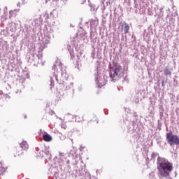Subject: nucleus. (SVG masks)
<instances>
[{
  "instance_id": "obj_1",
  "label": "nucleus",
  "mask_w": 179,
  "mask_h": 179,
  "mask_svg": "<svg viewBox=\"0 0 179 179\" xmlns=\"http://www.w3.org/2000/svg\"><path fill=\"white\" fill-rule=\"evenodd\" d=\"M157 169L161 177H169L173 171V164L169 161H162L158 164Z\"/></svg>"
},
{
  "instance_id": "obj_2",
  "label": "nucleus",
  "mask_w": 179,
  "mask_h": 179,
  "mask_svg": "<svg viewBox=\"0 0 179 179\" xmlns=\"http://www.w3.org/2000/svg\"><path fill=\"white\" fill-rule=\"evenodd\" d=\"M124 73V69L119 63L112 62L109 66V76L112 80H115L117 78H120Z\"/></svg>"
},
{
  "instance_id": "obj_3",
  "label": "nucleus",
  "mask_w": 179,
  "mask_h": 179,
  "mask_svg": "<svg viewBox=\"0 0 179 179\" xmlns=\"http://www.w3.org/2000/svg\"><path fill=\"white\" fill-rule=\"evenodd\" d=\"M166 141L167 143H169L170 146L179 145V137L178 136L173 134V132H169L166 134Z\"/></svg>"
},
{
  "instance_id": "obj_4",
  "label": "nucleus",
  "mask_w": 179,
  "mask_h": 179,
  "mask_svg": "<svg viewBox=\"0 0 179 179\" xmlns=\"http://www.w3.org/2000/svg\"><path fill=\"white\" fill-rule=\"evenodd\" d=\"M27 149H29V144L26 141H22L20 143V148H16L15 155L17 156H22L23 155V150H27Z\"/></svg>"
},
{
  "instance_id": "obj_5",
  "label": "nucleus",
  "mask_w": 179,
  "mask_h": 179,
  "mask_svg": "<svg viewBox=\"0 0 179 179\" xmlns=\"http://www.w3.org/2000/svg\"><path fill=\"white\" fill-rule=\"evenodd\" d=\"M43 139L45 142H51L52 141V137L50 134H46L43 135Z\"/></svg>"
},
{
  "instance_id": "obj_6",
  "label": "nucleus",
  "mask_w": 179,
  "mask_h": 179,
  "mask_svg": "<svg viewBox=\"0 0 179 179\" xmlns=\"http://www.w3.org/2000/svg\"><path fill=\"white\" fill-rule=\"evenodd\" d=\"M76 122H83L85 121V119L83 118V115H76Z\"/></svg>"
},
{
  "instance_id": "obj_7",
  "label": "nucleus",
  "mask_w": 179,
  "mask_h": 179,
  "mask_svg": "<svg viewBox=\"0 0 179 179\" xmlns=\"http://www.w3.org/2000/svg\"><path fill=\"white\" fill-rule=\"evenodd\" d=\"M122 27H124L123 30H124V34H127V33H128V31H129V24H128L127 23H124L122 24Z\"/></svg>"
},
{
  "instance_id": "obj_8",
  "label": "nucleus",
  "mask_w": 179,
  "mask_h": 179,
  "mask_svg": "<svg viewBox=\"0 0 179 179\" xmlns=\"http://www.w3.org/2000/svg\"><path fill=\"white\" fill-rule=\"evenodd\" d=\"M9 15H10V19H12V17H16V11L11 10L9 12Z\"/></svg>"
},
{
  "instance_id": "obj_9",
  "label": "nucleus",
  "mask_w": 179,
  "mask_h": 179,
  "mask_svg": "<svg viewBox=\"0 0 179 179\" xmlns=\"http://www.w3.org/2000/svg\"><path fill=\"white\" fill-rule=\"evenodd\" d=\"M164 73H165L166 76H169V75H171V71H170V70L169 69H166L164 70Z\"/></svg>"
},
{
  "instance_id": "obj_10",
  "label": "nucleus",
  "mask_w": 179,
  "mask_h": 179,
  "mask_svg": "<svg viewBox=\"0 0 179 179\" xmlns=\"http://www.w3.org/2000/svg\"><path fill=\"white\" fill-rule=\"evenodd\" d=\"M62 128H63L64 129H66V126L62 124Z\"/></svg>"
},
{
  "instance_id": "obj_11",
  "label": "nucleus",
  "mask_w": 179,
  "mask_h": 179,
  "mask_svg": "<svg viewBox=\"0 0 179 179\" xmlns=\"http://www.w3.org/2000/svg\"><path fill=\"white\" fill-rule=\"evenodd\" d=\"M5 170H6V168H5V167H1V171H5Z\"/></svg>"
},
{
  "instance_id": "obj_12",
  "label": "nucleus",
  "mask_w": 179,
  "mask_h": 179,
  "mask_svg": "<svg viewBox=\"0 0 179 179\" xmlns=\"http://www.w3.org/2000/svg\"><path fill=\"white\" fill-rule=\"evenodd\" d=\"M94 121L96 122V124H99V122L94 119Z\"/></svg>"
},
{
  "instance_id": "obj_13",
  "label": "nucleus",
  "mask_w": 179,
  "mask_h": 179,
  "mask_svg": "<svg viewBox=\"0 0 179 179\" xmlns=\"http://www.w3.org/2000/svg\"><path fill=\"white\" fill-rule=\"evenodd\" d=\"M18 6H20V3L18 4Z\"/></svg>"
},
{
  "instance_id": "obj_14",
  "label": "nucleus",
  "mask_w": 179,
  "mask_h": 179,
  "mask_svg": "<svg viewBox=\"0 0 179 179\" xmlns=\"http://www.w3.org/2000/svg\"><path fill=\"white\" fill-rule=\"evenodd\" d=\"M55 1H58V0H55Z\"/></svg>"
}]
</instances>
